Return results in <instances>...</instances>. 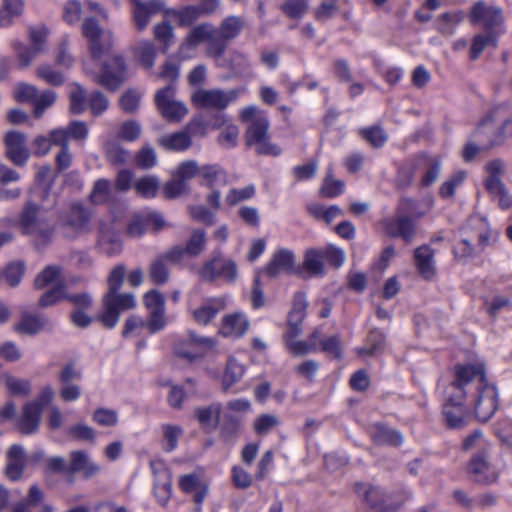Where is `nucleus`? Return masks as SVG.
I'll use <instances>...</instances> for the list:
<instances>
[{"mask_svg": "<svg viewBox=\"0 0 512 512\" xmlns=\"http://www.w3.org/2000/svg\"><path fill=\"white\" fill-rule=\"evenodd\" d=\"M88 105L85 90L76 84L70 93V109L74 114L82 113Z\"/></svg>", "mask_w": 512, "mask_h": 512, "instance_id": "052dcab7", "label": "nucleus"}, {"mask_svg": "<svg viewBox=\"0 0 512 512\" xmlns=\"http://www.w3.org/2000/svg\"><path fill=\"white\" fill-rule=\"evenodd\" d=\"M355 490L375 512H392L400 506L389 504L384 491L380 487L359 483L355 485Z\"/></svg>", "mask_w": 512, "mask_h": 512, "instance_id": "f3484780", "label": "nucleus"}, {"mask_svg": "<svg viewBox=\"0 0 512 512\" xmlns=\"http://www.w3.org/2000/svg\"><path fill=\"white\" fill-rule=\"evenodd\" d=\"M299 335H292L290 328H287L284 334V341L287 349L294 356H303L311 352H316L317 348L313 344H308L307 341L296 340Z\"/></svg>", "mask_w": 512, "mask_h": 512, "instance_id": "37998d69", "label": "nucleus"}, {"mask_svg": "<svg viewBox=\"0 0 512 512\" xmlns=\"http://www.w3.org/2000/svg\"><path fill=\"white\" fill-rule=\"evenodd\" d=\"M179 487L184 493L193 495V501L197 505L195 512H201V505L209 492V484L198 474L191 473L179 477Z\"/></svg>", "mask_w": 512, "mask_h": 512, "instance_id": "a211bd4d", "label": "nucleus"}, {"mask_svg": "<svg viewBox=\"0 0 512 512\" xmlns=\"http://www.w3.org/2000/svg\"><path fill=\"white\" fill-rule=\"evenodd\" d=\"M46 324V319L37 314L23 313L20 321L15 324L14 331L19 334L35 335Z\"/></svg>", "mask_w": 512, "mask_h": 512, "instance_id": "f704fd0d", "label": "nucleus"}, {"mask_svg": "<svg viewBox=\"0 0 512 512\" xmlns=\"http://www.w3.org/2000/svg\"><path fill=\"white\" fill-rule=\"evenodd\" d=\"M163 195L167 199H175L184 194L189 193V185L180 180L178 177H175L168 182H166L163 186Z\"/></svg>", "mask_w": 512, "mask_h": 512, "instance_id": "6e6d98bb", "label": "nucleus"}, {"mask_svg": "<svg viewBox=\"0 0 512 512\" xmlns=\"http://www.w3.org/2000/svg\"><path fill=\"white\" fill-rule=\"evenodd\" d=\"M244 375V367L235 358H229L224 374V384L228 387L238 382Z\"/></svg>", "mask_w": 512, "mask_h": 512, "instance_id": "e2e57ef3", "label": "nucleus"}, {"mask_svg": "<svg viewBox=\"0 0 512 512\" xmlns=\"http://www.w3.org/2000/svg\"><path fill=\"white\" fill-rule=\"evenodd\" d=\"M502 112V107L492 109L478 124L474 136L479 139L481 135L487 136L489 146H495L512 137V119H505L498 127L495 126Z\"/></svg>", "mask_w": 512, "mask_h": 512, "instance_id": "39448f33", "label": "nucleus"}, {"mask_svg": "<svg viewBox=\"0 0 512 512\" xmlns=\"http://www.w3.org/2000/svg\"><path fill=\"white\" fill-rule=\"evenodd\" d=\"M98 246L108 256H115L121 252L122 243L119 234L112 226H102L100 228Z\"/></svg>", "mask_w": 512, "mask_h": 512, "instance_id": "7c9ffc66", "label": "nucleus"}, {"mask_svg": "<svg viewBox=\"0 0 512 512\" xmlns=\"http://www.w3.org/2000/svg\"><path fill=\"white\" fill-rule=\"evenodd\" d=\"M446 403L443 406V415L450 428H463L470 419V414L463 401L465 397H458L457 391L451 389V384L446 389Z\"/></svg>", "mask_w": 512, "mask_h": 512, "instance_id": "2eb2a0df", "label": "nucleus"}, {"mask_svg": "<svg viewBox=\"0 0 512 512\" xmlns=\"http://www.w3.org/2000/svg\"><path fill=\"white\" fill-rule=\"evenodd\" d=\"M162 433L165 440L164 450L171 452L177 447L183 429L178 425L164 424L162 425Z\"/></svg>", "mask_w": 512, "mask_h": 512, "instance_id": "13d9d810", "label": "nucleus"}, {"mask_svg": "<svg viewBox=\"0 0 512 512\" xmlns=\"http://www.w3.org/2000/svg\"><path fill=\"white\" fill-rule=\"evenodd\" d=\"M470 20L473 24L482 23L487 30H493L503 23L502 9L478 2L471 11Z\"/></svg>", "mask_w": 512, "mask_h": 512, "instance_id": "aec40b11", "label": "nucleus"}, {"mask_svg": "<svg viewBox=\"0 0 512 512\" xmlns=\"http://www.w3.org/2000/svg\"><path fill=\"white\" fill-rule=\"evenodd\" d=\"M104 311L100 315L102 324L109 329L116 326L120 313L136 306L132 293L107 292L103 298Z\"/></svg>", "mask_w": 512, "mask_h": 512, "instance_id": "0eeeda50", "label": "nucleus"}, {"mask_svg": "<svg viewBox=\"0 0 512 512\" xmlns=\"http://www.w3.org/2000/svg\"><path fill=\"white\" fill-rule=\"evenodd\" d=\"M127 78V67L121 56H114L107 60L98 75L96 82L110 91H116Z\"/></svg>", "mask_w": 512, "mask_h": 512, "instance_id": "dca6fc26", "label": "nucleus"}, {"mask_svg": "<svg viewBox=\"0 0 512 512\" xmlns=\"http://www.w3.org/2000/svg\"><path fill=\"white\" fill-rule=\"evenodd\" d=\"M158 144L166 150L183 152L192 146V137L187 129L162 136Z\"/></svg>", "mask_w": 512, "mask_h": 512, "instance_id": "2f4dec72", "label": "nucleus"}, {"mask_svg": "<svg viewBox=\"0 0 512 512\" xmlns=\"http://www.w3.org/2000/svg\"><path fill=\"white\" fill-rule=\"evenodd\" d=\"M135 161L138 167L142 169H150L157 163L156 152L150 145H145L137 153Z\"/></svg>", "mask_w": 512, "mask_h": 512, "instance_id": "774afa93", "label": "nucleus"}, {"mask_svg": "<svg viewBox=\"0 0 512 512\" xmlns=\"http://www.w3.org/2000/svg\"><path fill=\"white\" fill-rule=\"evenodd\" d=\"M244 27L245 21L242 17L236 15L225 17L216 28V38L206 48V55L215 59L220 58L226 51L228 43L237 38Z\"/></svg>", "mask_w": 512, "mask_h": 512, "instance_id": "20e7f679", "label": "nucleus"}, {"mask_svg": "<svg viewBox=\"0 0 512 512\" xmlns=\"http://www.w3.org/2000/svg\"><path fill=\"white\" fill-rule=\"evenodd\" d=\"M153 33L155 40L161 45L162 52L166 53L174 43L173 27L170 23L164 21L154 26Z\"/></svg>", "mask_w": 512, "mask_h": 512, "instance_id": "c03bdc74", "label": "nucleus"}, {"mask_svg": "<svg viewBox=\"0 0 512 512\" xmlns=\"http://www.w3.org/2000/svg\"><path fill=\"white\" fill-rule=\"evenodd\" d=\"M143 303L148 313L147 329L154 334L165 328L167 321L165 316V298L163 294L152 289L143 296Z\"/></svg>", "mask_w": 512, "mask_h": 512, "instance_id": "4468645a", "label": "nucleus"}, {"mask_svg": "<svg viewBox=\"0 0 512 512\" xmlns=\"http://www.w3.org/2000/svg\"><path fill=\"white\" fill-rule=\"evenodd\" d=\"M294 266V254L288 249H279L276 251L264 272L269 277H277L282 273H289Z\"/></svg>", "mask_w": 512, "mask_h": 512, "instance_id": "cd10ccee", "label": "nucleus"}, {"mask_svg": "<svg viewBox=\"0 0 512 512\" xmlns=\"http://www.w3.org/2000/svg\"><path fill=\"white\" fill-rule=\"evenodd\" d=\"M163 479H154L153 493L161 506H166L172 495V479L168 470L161 472Z\"/></svg>", "mask_w": 512, "mask_h": 512, "instance_id": "e433bc0d", "label": "nucleus"}, {"mask_svg": "<svg viewBox=\"0 0 512 512\" xmlns=\"http://www.w3.org/2000/svg\"><path fill=\"white\" fill-rule=\"evenodd\" d=\"M240 94V89H198L192 96L191 101L197 108L213 109L222 111L226 109L230 103L237 100Z\"/></svg>", "mask_w": 512, "mask_h": 512, "instance_id": "1a4fd4ad", "label": "nucleus"}, {"mask_svg": "<svg viewBox=\"0 0 512 512\" xmlns=\"http://www.w3.org/2000/svg\"><path fill=\"white\" fill-rule=\"evenodd\" d=\"M373 440L379 445L398 446L403 438L400 432L384 425H376L373 433Z\"/></svg>", "mask_w": 512, "mask_h": 512, "instance_id": "ea45409f", "label": "nucleus"}, {"mask_svg": "<svg viewBox=\"0 0 512 512\" xmlns=\"http://www.w3.org/2000/svg\"><path fill=\"white\" fill-rule=\"evenodd\" d=\"M105 156L113 164H124L128 161L130 154L117 141H107L104 145Z\"/></svg>", "mask_w": 512, "mask_h": 512, "instance_id": "49530a36", "label": "nucleus"}, {"mask_svg": "<svg viewBox=\"0 0 512 512\" xmlns=\"http://www.w3.org/2000/svg\"><path fill=\"white\" fill-rule=\"evenodd\" d=\"M221 411L222 405L214 402L208 406L197 407L194 415L205 431L212 432L218 427Z\"/></svg>", "mask_w": 512, "mask_h": 512, "instance_id": "c756f323", "label": "nucleus"}, {"mask_svg": "<svg viewBox=\"0 0 512 512\" xmlns=\"http://www.w3.org/2000/svg\"><path fill=\"white\" fill-rule=\"evenodd\" d=\"M4 142L7 158L17 166H24L29 159L25 136L20 132L10 131L6 134Z\"/></svg>", "mask_w": 512, "mask_h": 512, "instance_id": "6ab92c4d", "label": "nucleus"}, {"mask_svg": "<svg viewBox=\"0 0 512 512\" xmlns=\"http://www.w3.org/2000/svg\"><path fill=\"white\" fill-rule=\"evenodd\" d=\"M360 135L373 147L380 148L387 141V134L379 126H372L368 128H362L359 130Z\"/></svg>", "mask_w": 512, "mask_h": 512, "instance_id": "5fc2aeb1", "label": "nucleus"}, {"mask_svg": "<svg viewBox=\"0 0 512 512\" xmlns=\"http://www.w3.org/2000/svg\"><path fill=\"white\" fill-rule=\"evenodd\" d=\"M385 232L392 237H400L405 242H412L415 236V225L413 220L405 215L386 219L383 222Z\"/></svg>", "mask_w": 512, "mask_h": 512, "instance_id": "5701e85b", "label": "nucleus"}, {"mask_svg": "<svg viewBox=\"0 0 512 512\" xmlns=\"http://www.w3.org/2000/svg\"><path fill=\"white\" fill-rule=\"evenodd\" d=\"M187 344L192 346V348L182 347L178 350V354L188 360H194L202 357L207 350L212 349L215 346V341L210 337L199 336L195 332L190 331Z\"/></svg>", "mask_w": 512, "mask_h": 512, "instance_id": "393cba45", "label": "nucleus"}, {"mask_svg": "<svg viewBox=\"0 0 512 512\" xmlns=\"http://www.w3.org/2000/svg\"><path fill=\"white\" fill-rule=\"evenodd\" d=\"M82 33L88 40L90 56L99 60L112 47V34L103 30L93 17H87L82 24Z\"/></svg>", "mask_w": 512, "mask_h": 512, "instance_id": "9d476101", "label": "nucleus"}, {"mask_svg": "<svg viewBox=\"0 0 512 512\" xmlns=\"http://www.w3.org/2000/svg\"><path fill=\"white\" fill-rule=\"evenodd\" d=\"M215 38L216 27L213 24L204 22L193 26L186 34L183 42L179 46V58L181 60L191 58L201 43L207 42V48Z\"/></svg>", "mask_w": 512, "mask_h": 512, "instance_id": "ddd939ff", "label": "nucleus"}, {"mask_svg": "<svg viewBox=\"0 0 512 512\" xmlns=\"http://www.w3.org/2000/svg\"><path fill=\"white\" fill-rule=\"evenodd\" d=\"M385 342V335L379 329H373L370 331L367 337V343L365 346L357 350L360 356H370L380 351Z\"/></svg>", "mask_w": 512, "mask_h": 512, "instance_id": "a18cd8bd", "label": "nucleus"}, {"mask_svg": "<svg viewBox=\"0 0 512 512\" xmlns=\"http://www.w3.org/2000/svg\"><path fill=\"white\" fill-rule=\"evenodd\" d=\"M165 261L166 260L159 255L150 263L148 274L151 282L155 285H164L169 280L170 272Z\"/></svg>", "mask_w": 512, "mask_h": 512, "instance_id": "a19ab883", "label": "nucleus"}, {"mask_svg": "<svg viewBox=\"0 0 512 512\" xmlns=\"http://www.w3.org/2000/svg\"><path fill=\"white\" fill-rule=\"evenodd\" d=\"M66 295V285L63 283H56L41 295L39 299V306L43 308L52 306L59 301L66 299Z\"/></svg>", "mask_w": 512, "mask_h": 512, "instance_id": "09e8293b", "label": "nucleus"}, {"mask_svg": "<svg viewBox=\"0 0 512 512\" xmlns=\"http://www.w3.org/2000/svg\"><path fill=\"white\" fill-rule=\"evenodd\" d=\"M224 309V302L221 299L213 298L198 308L194 309L192 312L194 320L200 325H208L216 315Z\"/></svg>", "mask_w": 512, "mask_h": 512, "instance_id": "473e14b6", "label": "nucleus"}, {"mask_svg": "<svg viewBox=\"0 0 512 512\" xmlns=\"http://www.w3.org/2000/svg\"><path fill=\"white\" fill-rule=\"evenodd\" d=\"M434 255L435 251L427 244H423L414 250L415 267L425 280H432L436 275Z\"/></svg>", "mask_w": 512, "mask_h": 512, "instance_id": "4be33fe9", "label": "nucleus"}, {"mask_svg": "<svg viewBox=\"0 0 512 512\" xmlns=\"http://www.w3.org/2000/svg\"><path fill=\"white\" fill-rule=\"evenodd\" d=\"M451 389L457 391L458 397H465L467 405L481 422H487L498 410V390L487 382L482 365L457 366Z\"/></svg>", "mask_w": 512, "mask_h": 512, "instance_id": "f257e3e1", "label": "nucleus"}, {"mask_svg": "<svg viewBox=\"0 0 512 512\" xmlns=\"http://www.w3.org/2000/svg\"><path fill=\"white\" fill-rule=\"evenodd\" d=\"M141 131L142 129L138 122L129 120L121 124L117 136L124 141L133 142L140 137Z\"/></svg>", "mask_w": 512, "mask_h": 512, "instance_id": "69168bd1", "label": "nucleus"}, {"mask_svg": "<svg viewBox=\"0 0 512 512\" xmlns=\"http://www.w3.org/2000/svg\"><path fill=\"white\" fill-rule=\"evenodd\" d=\"M303 267L310 276L324 275V257L321 249H309L305 253Z\"/></svg>", "mask_w": 512, "mask_h": 512, "instance_id": "58836bf2", "label": "nucleus"}, {"mask_svg": "<svg viewBox=\"0 0 512 512\" xmlns=\"http://www.w3.org/2000/svg\"><path fill=\"white\" fill-rule=\"evenodd\" d=\"M466 173L458 171L453 174L449 179L443 182L439 188V194L443 198H451L455 194L456 188L464 181Z\"/></svg>", "mask_w": 512, "mask_h": 512, "instance_id": "0e129e2a", "label": "nucleus"}, {"mask_svg": "<svg viewBox=\"0 0 512 512\" xmlns=\"http://www.w3.org/2000/svg\"><path fill=\"white\" fill-rule=\"evenodd\" d=\"M67 434L74 440L86 441L90 443H93L96 438L95 430L92 427L82 423L71 426L68 429Z\"/></svg>", "mask_w": 512, "mask_h": 512, "instance_id": "680f3d73", "label": "nucleus"}, {"mask_svg": "<svg viewBox=\"0 0 512 512\" xmlns=\"http://www.w3.org/2000/svg\"><path fill=\"white\" fill-rule=\"evenodd\" d=\"M134 55L145 69H152L157 56L155 45L148 40H142L132 48Z\"/></svg>", "mask_w": 512, "mask_h": 512, "instance_id": "c9c22d12", "label": "nucleus"}, {"mask_svg": "<svg viewBox=\"0 0 512 512\" xmlns=\"http://www.w3.org/2000/svg\"><path fill=\"white\" fill-rule=\"evenodd\" d=\"M45 214L46 211L41 205L27 201L18 217L22 233L32 238L37 249L47 247L54 236V227L49 223Z\"/></svg>", "mask_w": 512, "mask_h": 512, "instance_id": "f03ea898", "label": "nucleus"}, {"mask_svg": "<svg viewBox=\"0 0 512 512\" xmlns=\"http://www.w3.org/2000/svg\"><path fill=\"white\" fill-rule=\"evenodd\" d=\"M248 328L247 317L243 313L235 312L223 317L219 332L224 337L240 338Z\"/></svg>", "mask_w": 512, "mask_h": 512, "instance_id": "a878e982", "label": "nucleus"}, {"mask_svg": "<svg viewBox=\"0 0 512 512\" xmlns=\"http://www.w3.org/2000/svg\"><path fill=\"white\" fill-rule=\"evenodd\" d=\"M199 176L206 181V185L210 189H213L219 178L225 180L226 173L218 164H210L200 166Z\"/></svg>", "mask_w": 512, "mask_h": 512, "instance_id": "4d7b16f0", "label": "nucleus"}, {"mask_svg": "<svg viewBox=\"0 0 512 512\" xmlns=\"http://www.w3.org/2000/svg\"><path fill=\"white\" fill-rule=\"evenodd\" d=\"M27 461L24 448L18 444L12 445L7 453L6 476L12 481L20 479Z\"/></svg>", "mask_w": 512, "mask_h": 512, "instance_id": "bb28decb", "label": "nucleus"}, {"mask_svg": "<svg viewBox=\"0 0 512 512\" xmlns=\"http://www.w3.org/2000/svg\"><path fill=\"white\" fill-rule=\"evenodd\" d=\"M170 14L178 20L179 26L182 27L191 26L201 16L196 6H186L179 10H172Z\"/></svg>", "mask_w": 512, "mask_h": 512, "instance_id": "603ef678", "label": "nucleus"}, {"mask_svg": "<svg viewBox=\"0 0 512 512\" xmlns=\"http://www.w3.org/2000/svg\"><path fill=\"white\" fill-rule=\"evenodd\" d=\"M490 450L491 446H484L476 451L467 466V473L479 484H493L499 477V470L491 463Z\"/></svg>", "mask_w": 512, "mask_h": 512, "instance_id": "6e6552de", "label": "nucleus"}, {"mask_svg": "<svg viewBox=\"0 0 512 512\" xmlns=\"http://www.w3.org/2000/svg\"><path fill=\"white\" fill-rule=\"evenodd\" d=\"M42 410L41 404L29 402L23 407L22 415L18 421V428L22 434L30 435L39 428Z\"/></svg>", "mask_w": 512, "mask_h": 512, "instance_id": "c85d7f7f", "label": "nucleus"}, {"mask_svg": "<svg viewBox=\"0 0 512 512\" xmlns=\"http://www.w3.org/2000/svg\"><path fill=\"white\" fill-rule=\"evenodd\" d=\"M464 13L462 11H454L444 13L440 17L439 31L442 34L452 35L455 30V26L464 19Z\"/></svg>", "mask_w": 512, "mask_h": 512, "instance_id": "864d4df0", "label": "nucleus"}, {"mask_svg": "<svg viewBox=\"0 0 512 512\" xmlns=\"http://www.w3.org/2000/svg\"><path fill=\"white\" fill-rule=\"evenodd\" d=\"M49 30L44 24H37L28 28V36L31 46L43 52L45 50Z\"/></svg>", "mask_w": 512, "mask_h": 512, "instance_id": "3c124183", "label": "nucleus"}, {"mask_svg": "<svg viewBox=\"0 0 512 512\" xmlns=\"http://www.w3.org/2000/svg\"><path fill=\"white\" fill-rule=\"evenodd\" d=\"M70 462L68 465V473H80L84 478H91L97 475L101 468L94 462L89 454L83 450H73L69 455Z\"/></svg>", "mask_w": 512, "mask_h": 512, "instance_id": "412c9836", "label": "nucleus"}, {"mask_svg": "<svg viewBox=\"0 0 512 512\" xmlns=\"http://www.w3.org/2000/svg\"><path fill=\"white\" fill-rule=\"evenodd\" d=\"M14 50L16 53L18 67L20 69L30 66L34 59L41 53L39 50H36L35 47H28L21 42H16L14 44Z\"/></svg>", "mask_w": 512, "mask_h": 512, "instance_id": "de8ad7c7", "label": "nucleus"}, {"mask_svg": "<svg viewBox=\"0 0 512 512\" xmlns=\"http://www.w3.org/2000/svg\"><path fill=\"white\" fill-rule=\"evenodd\" d=\"M92 218L93 213L88 206L74 201L58 211L56 226L63 238L77 240L91 233Z\"/></svg>", "mask_w": 512, "mask_h": 512, "instance_id": "7ed1b4c3", "label": "nucleus"}, {"mask_svg": "<svg viewBox=\"0 0 512 512\" xmlns=\"http://www.w3.org/2000/svg\"><path fill=\"white\" fill-rule=\"evenodd\" d=\"M197 274L203 282H214L222 279L227 283H234L238 276L236 263L221 254H216L205 261L198 269Z\"/></svg>", "mask_w": 512, "mask_h": 512, "instance_id": "423d86ee", "label": "nucleus"}, {"mask_svg": "<svg viewBox=\"0 0 512 512\" xmlns=\"http://www.w3.org/2000/svg\"><path fill=\"white\" fill-rule=\"evenodd\" d=\"M200 166L195 160H187L181 162L174 173L175 177H178L180 180H183L187 183L188 180L194 178L199 175Z\"/></svg>", "mask_w": 512, "mask_h": 512, "instance_id": "338daca9", "label": "nucleus"}, {"mask_svg": "<svg viewBox=\"0 0 512 512\" xmlns=\"http://www.w3.org/2000/svg\"><path fill=\"white\" fill-rule=\"evenodd\" d=\"M60 276V269L57 266L45 267L35 278L34 287L36 289H44L47 286L56 282Z\"/></svg>", "mask_w": 512, "mask_h": 512, "instance_id": "bf43d9fd", "label": "nucleus"}, {"mask_svg": "<svg viewBox=\"0 0 512 512\" xmlns=\"http://www.w3.org/2000/svg\"><path fill=\"white\" fill-rule=\"evenodd\" d=\"M160 180L155 175H147L137 179L133 187L137 195L145 198H154L159 190Z\"/></svg>", "mask_w": 512, "mask_h": 512, "instance_id": "4c0bfd02", "label": "nucleus"}, {"mask_svg": "<svg viewBox=\"0 0 512 512\" xmlns=\"http://www.w3.org/2000/svg\"><path fill=\"white\" fill-rule=\"evenodd\" d=\"M345 183L332 177V167L328 168L327 175L321 187V194L328 198H335L344 192Z\"/></svg>", "mask_w": 512, "mask_h": 512, "instance_id": "8fccbe9b", "label": "nucleus"}, {"mask_svg": "<svg viewBox=\"0 0 512 512\" xmlns=\"http://www.w3.org/2000/svg\"><path fill=\"white\" fill-rule=\"evenodd\" d=\"M268 118H258L248 125L245 139L248 146H255L257 154L278 156L281 153L279 147L268 141Z\"/></svg>", "mask_w": 512, "mask_h": 512, "instance_id": "f8f14e48", "label": "nucleus"}, {"mask_svg": "<svg viewBox=\"0 0 512 512\" xmlns=\"http://www.w3.org/2000/svg\"><path fill=\"white\" fill-rule=\"evenodd\" d=\"M160 5L156 1L137 2L133 7V21L137 31L142 32L150 23L153 14L157 13Z\"/></svg>", "mask_w": 512, "mask_h": 512, "instance_id": "72a5a7b5", "label": "nucleus"}, {"mask_svg": "<svg viewBox=\"0 0 512 512\" xmlns=\"http://www.w3.org/2000/svg\"><path fill=\"white\" fill-rule=\"evenodd\" d=\"M207 236L204 229H193L189 239L186 242L185 250L188 252V256L197 257L206 248Z\"/></svg>", "mask_w": 512, "mask_h": 512, "instance_id": "79ce46f5", "label": "nucleus"}, {"mask_svg": "<svg viewBox=\"0 0 512 512\" xmlns=\"http://www.w3.org/2000/svg\"><path fill=\"white\" fill-rule=\"evenodd\" d=\"M307 299L305 293L298 291L293 296L291 310L288 314L287 328H290L292 335L302 333V322L306 317Z\"/></svg>", "mask_w": 512, "mask_h": 512, "instance_id": "b1692460", "label": "nucleus"}, {"mask_svg": "<svg viewBox=\"0 0 512 512\" xmlns=\"http://www.w3.org/2000/svg\"><path fill=\"white\" fill-rule=\"evenodd\" d=\"M155 104L161 116L169 122H180L188 114V108L176 98L175 87L171 84L156 92Z\"/></svg>", "mask_w": 512, "mask_h": 512, "instance_id": "9b49d317", "label": "nucleus"}]
</instances>
